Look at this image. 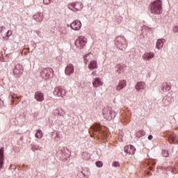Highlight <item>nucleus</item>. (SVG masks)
<instances>
[{
    "label": "nucleus",
    "instance_id": "obj_15",
    "mask_svg": "<svg viewBox=\"0 0 178 178\" xmlns=\"http://www.w3.org/2000/svg\"><path fill=\"white\" fill-rule=\"evenodd\" d=\"M35 99L38 102H42L44 101V93L41 92L40 91L35 92Z\"/></svg>",
    "mask_w": 178,
    "mask_h": 178
},
{
    "label": "nucleus",
    "instance_id": "obj_31",
    "mask_svg": "<svg viewBox=\"0 0 178 178\" xmlns=\"http://www.w3.org/2000/svg\"><path fill=\"white\" fill-rule=\"evenodd\" d=\"M174 33H178V26H175L173 29Z\"/></svg>",
    "mask_w": 178,
    "mask_h": 178
},
{
    "label": "nucleus",
    "instance_id": "obj_30",
    "mask_svg": "<svg viewBox=\"0 0 178 178\" xmlns=\"http://www.w3.org/2000/svg\"><path fill=\"white\" fill-rule=\"evenodd\" d=\"M5 104L3 103V100L0 99V108H2Z\"/></svg>",
    "mask_w": 178,
    "mask_h": 178
},
{
    "label": "nucleus",
    "instance_id": "obj_23",
    "mask_svg": "<svg viewBox=\"0 0 178 178\" xmlns=\"http://www.w3.org/2000/svg\"><path fill=\"white\" fill-rule=\"evenodd\" d=\"M172 89V86H170V85L168 84V83H163V91H170V90Z\"/></svg>",
    "mask_w": 178,
    "mask_h": 178
},
{
    "label": "nucleus",
    "instance_id": "obj_26",
    "mask_svg": "<svg viewBox=\"0 0 178 178\" xmlns=\"http://www.w3.org/2000/svg\"><path fill=\"white\" fill-rule=\"evenodd\" d=\"M163 156H165V158H168V156H169V152L166 151V150H163Z\"/></svg>",
    "mask_w": 178,
    "mask_h": 178
},
{
    "label": "nucleus",
    "instance_id": "obj_27",
    "mask_svg": "<svg viewBox=\"0 0 178 178\" xmlns=\"http://www.w3.org/2000/svg\"><path fill=\"white\" fill-rule=\"evenodd\" d=\"M113 166L115 168H119V166H120V163H119L118 161H115L113 163Z\"/></svg>",
    "mask_w": 178,
    "mask_h": 178
},
{
    "label": "nucleus",
    "instance_id": "obj_21",
    "mask_svg": "<svg viewBox=\"0 0 178 178\" xmlns=\"http://www.w3.org/2000/svg\"><path fill=\"white\" fill-rule=\"evenodd\" d=\"M165 42V39L158 40L156 42V48L161 49L163 47V43Z\"/></svg>",
    "mask_w": 178,
    "mask_h": 178
},
{
    "label": "nucleus",
    "instance_id": "obj_22",
    "mask_svg": "<svg viewBox=\"0 0 178 178\" xmlns=\"http://www.w3.org/2000/svg\"><path fill=\"white\" fill-rule=\"evenodd\" d=\"M3 149H0V169L3 166Z\"/></svg>",
    "mask_w": 178,
    "mask_h": 178
},
{
    "label": "nucleus",
    "instance_id": "obj_24",
    "mask_svg": "<svg viewBox=\"0 0 178 178\" xmlns=\"http://www.w3.org/2000/svg\"><path fill=\"white\" fill-rule=\"evenodd\" d=\"M44 134L42 133V131L41 129H38L36 134L35 135V137L36 138H42Z\"/></svg>",
    "mask_w": 178,
    "mask_h": 178
},
{
    "label": "nucleus",
    "instance_id": "obj_4",
    "mask_svg": "<svg viewBox=\"0 0 178 178\" xmlns=\"http://www.w3.org/2000/svg\"><path fill=\"white\" fill-rule=\"evenodd\" d=\"M86 44H87V38L84 36H80L75 41V45L79 49H83Z\"/></svg>",
    "mask_w": 178,
    "mask_h": 178
},
{
    "label": "nucleus",
    "instance_id": "obj_33",
    "mask_svg": "<svg viewBox=\"0 0 178 178\" xmlns=\"http://www.w3.org/2000/svg\"><path fill=\"white\" fill-rule=\"evenodd\" d=\"M7 35H8V36L12 35V31H8L7 32Z\"/></svg>",
    "mask_w": 178,
    "mask_h": 178
},
{
    "label": "nucleus",
    "instance_id": "obj_32",
    "mask_svg": "<svg viewBox=\"0 0 178 178\" xmlns=\"http://www.w3.org/2000/svg\"><path fill=\"white\" fill-rule=\"evenodd\" d=\"M92 76H93V77H95V76H97V71H93L92 72Z\"/></svg>",
    "mask_w": 178,
    "mask_h": 178
},
{
    "label": "nucleus",
    "instance_id": "obj_12",
    "mask_svg": "<svg viewBox=\"0 0 178 178\" xmlns=\"http://www.w3.org/2000/svg\"><path fill=\"white\" fill-rule=\"evenodd\" d=\"M124 152L129 155H133L136 152V147L130 145L124 147Z\"/></svg>",
    "mask_w": 178,
    "mask_h": 178
},
{
    "label": "nucleus",
    "instance_id": "obj_8",
    "mask_svg": "<svg viewBox=\"0 0 178 178\" xmlns=\"http://www.w3.org/2000/svg\"><path fill=\"white\" fill-rule=\"evenodd\" d=\"M51 69L49 68H44L41 72H40V76L42 77V79H49L51 77Z\"/></svg>",
    "mask_w": 178,
    "mask_h": 178
},
{
    "label": "nucleus",
    "instance_id": "obj_6",
    "mask_svg": "<svg viewBox=\"0 0 178 178\" xmlns=\"http://www.w3.org/2000/svg\"><path fill=\"white\" fill-rule=\"evenodd\" d=\"M67 92L62 87L56 88L54 91V95L56 97H62L63 98Z\"/></svg>",
    "mask_w": 178,
    "mask_h": 178
},
{
    "label": "nucleus",
    "instance_id": "obj_13",
    "mask_svg": "<svg viewBox=\"0 0 178 178\" xmlns=\"http://www.w3.org/2000/svg\"><path fill=\"white\" fill-rule=\"evenodd\" d=\"M74 72V66L72 64H69L65 67V73L67 76H70L72 73Z\"/></svg>",
    "mask_w": 178,
    "mask_h": 178
},
{
    "label": "nucleus",
    "instance_id": "obj_11",
    "mask_svg": "<svg viewBox=\"0 0 178 178\" xmlns=\"http://www.w3.org/2000/svg\"><path fill=\"white\" fill-rule=\"evenodd\" d=\"M70 27L71 29H72V30H75V31H79V30L81 29V22L79 20H75L71 24Z\"/></svg>",
    "mask_w": 178,
    "mask_h": 178
},
{
    "label": "nucleus",
    "instance_id": "obj_1",
    "mask_svg": "<svg viewBox=\"0 0 178 178\" xmlns=\"http://www.w3.org/2000/svg\"><path fill=\"white\" fill-rule=\"evenodd\" d=\"M89 132L91 137H92V134L93 136L97 134L99 138H102V140L108 138V133L105 130H102V127L99 124H95L91 127Z\"/></svg>",
    "mask_w": 178,
    "mask_h": 178
},
{
    "label": "nucleus",
    "instance_id": "obj_28",
    "mask_svg": "<svg viewBox=\"0 0 178 178\" xmlns=\"http://www.w3.org/2000/svg\"><path fill=\"white\" fill-rule=\"evenodd\" d=\"M52 0H43V3L44 5H49V3H51Z\"/></svg>",
    "mask_w": 178,
    "mask_h": 178
},
{
    "label": "nucleus",
    "instance_id": "obj_2",
    "mask_svg": "<svg viewBox=\"0 0 178 178\" xmlns=\"http://www.w3.org/2000/svg\"><path fill=\"white\" fill-rule=\"evenodd\" d=\"M149 9L151 13H154L155 15H161L162 13V1L156 0L151 3Z\"/></svg>",
    "mask_w": 178,
    "mask_h": 178
},
{
    "label": "nucleus",
    "instance_id": "obj_25",
    "mask_svg": "<svg viewBox=\"0 0 178 178\" xmlns=\"http://www.w3.org/2000/svg\"><path fill=\"white\" fill-rule=\"evenodd\" d=\"M96 165L97 166V168H102V166H104V163H102V161H97Z\"/></svg>",
    "mask_w": 178,
    "mask_h": 178
},
{
    "label": "nucleus",
    "instance_id": "obj_18",
    "mask_svg": "<svg viewBox=\"0 0 178 178\" xmlns=\"http://www.w3.org/2000/svg\"><path fill=\"white\" fill-rule=\"evenodd\" d=\"M88 67L90 70H94V69H98V62L94 60H91Z\"/></svg>",
    "mask_w": 178,
    "mask_h": 178
},
{
    "label": "nucleus",
    "instance_id": "obj_29",
    "mask_svg": "<svg viewBox=\"0 0 178 178\" xmlns=\"http://www.w3.org/2000/svg\"><path fill=\"white\" fill-rule=\"evenodd\" d=\"M116 22L118 23V24H120V23H122V17H117Z\"/></svg>",
    "mask_w": 178,
    "mask_h": 178
},
{
    "label": "nucleus",
    "instance_id": "obj_16",
    "mask_svg": "<svg viewBox=\"0 0 178 178\" xmlns=\"http://www.w3.org/2000/svg\"><path fill=\"white\" fill-rule=\"evenodd\" d=\"M146 87L147 85L145 83V82L140 81L136 84V89L137 91H141V90H145Z\"/></svg>",
    "mask_w": 178,
    "mask_h": 178
},
{
    "label": "nucleus",
    "instance_id": "obj_38",
    "mask_svg": "<svg viewBox=\"0 0 178 178\" xmlns=\"http://www.w3.org/2000/svg\"><path fill=\"white\" fill-rule=\"evenodd\" d=\"M171 172H172V173H176V168H172Z\"/></svg>",
    "mask_w": 178,
    "mask_h": 178
},
{
    "label": "nucleus",
    "instance_id": "obj_35",
    "mask_svg": "<svg viewBox=\"0 0 178 178\" xmlns=\"http://www.w3.org/2000/svg\"><path fill=\"white\" fill-rule=\"evenodd\" d=\"M3 29H5V26H0V33L3 31Z\"/></svg>",
    "mask_w": 178,
    "mask_h": 178
},
{
    "label": "nucleus",
    "instance_id": "obj_37",
    "mask_svg": "<svg viewBox=\"0 0 178 178\" xmlns=\"http://www.w3.org/2000/svg\"><path fill=\"white\" fill-rule=\"evenodd\" d=\"M152 138H154V137L152 136V135H149L148 136V140H152Z\"/></svg>",
    "mask_w": 178,
    "mask_h": 178
},
{
    "label": "nucleus",
    "instance_id": "obj_17",
    "mask_svg": "<svg viewBox=\"0 0 178 178\" xmlns=\"http://www.w3.org/2000/svg\"><path fill=\"white\" fill-rule=\"evenodd\" d=\"M127 81H126V80H121L116 88L117 91H120V90L124 88V87L127 86Z\"/></svg>",
    "mask_w": 178,
    "mask_h": 178
},
{
    "label": "nucleus",
    "instance_id": "obj_9",
    "mask_svg": "<svg viewBox=\"0 0 178 178\" xmlns=\"http://www.w3.org/2000/svg\"><path fill=\"white\" fill-rule=\"evenodd\" d=\"M13 74L17 76V77L22 76V74H23V66L20 64L16 65L13 70Z\"/></svg>",
    "mask_w": 178,
    "mask_h": 178
},
{
    "label": "nucleus",
    "instance_id": "obj_5",
    "mask_svg": "<svg viewBox=\"0 0 178 178\" xmlns=\"http://www.w3.org/2000/svg\"><path fill=\"white\" fill-rule=\"evenodd\" d=\"M68 8L71 10H81L83 9V3L81 2H75L68 4Z\"/></svg>",
    "mask_w": 178,
    "mask_h": 178
},
{
    "label": "nucleus",
    "instance_id": "obj_7",
    "mask_svg": "<svg viewBox=\"0 0 178 178\" xmlns=\"http://www.w3.org/2000/svg\"><path fill=\"white\" fill-rule=\"evenodd\" d=\"M113 111L110 108H104L103 111V116L106 120H111L113 116Z\"/></svg>",
    "mask_w": 178,
    "mask_h": 178
},
{
    "label": "nucleus",
    "instance_id": "obj_34",
    "mask_svg": "<svg viewBox=\"0 0 178 178\" xmlns=\"http://www.w3.org/2000/svg\"><path fill=\"white\" fill-rule=\"evenodd\" d=\"M122 69H123V67H120V68L118 70V73H121L122 72Z\"/></svg>",
    "mask_w": 178,
    "mask_h": 178
},
{
    "label": "nucleus",
    "instance_id": "obj_10",
    "mask_svg": "<svg viewBox=\"0 0 178 178\" xmlns=\"http://www.w3.org/2000/svg\"><path fill=\"white\" fill-rule=\"evenodd\" d=\"M166 137L168 138L170 144H176L177 143V137L176 136V134L169 132L167 134Z\"/></svg>",
    "mask_w": 178,
    "mask_h": 178
},
{
    "label": "nucleus",
    "instance_id": "obj_36",
    "mask_svg": "<svg viewBox=\"0 0 178 178\" xmlns=\"http://www.w3.org/2000/svg\"><path fill=\"white\" fill-rule=\"evenodd\" d=\"M10 169H16V165H10Z\"/></svg>",
    "mask_w": 178,
    "mask_h": 178
},
{
    "label": "nucleus",
    "instance_id": "obj_3",
    "mask_svg": "<svg viewBox=\"0 0 178 178\" xmlns=\"http://www.w3.org/2000/svg\"><path fill=\"white\" fill-rule=\"evenodd\" d=\"M116 42H117V45H118V48H120V49H121V51H125L126 48H127V44L126 43H124V42H126L124 38H123L122 36H118L116 38Z\"/></svg>",
    "mask_w": 178,
    "mask_h": 178
},
{
    "label": "nucleus",
    "instance_id": "obj_40",
    "mask_svg": "<svg viewBox=\"0 0 178 178\" xmlns=\"http://www.w3.org/2000/svg\"><path fill=\"white\" fill-rule=\"evenodd\" d=\"M147 175H149V172H147Z\"/></svg>",
    "mask_w": 178,
    "mask_h": 178
},
{
    "label": "nucleus",
    "instance_id": "obj_19",
    "mask_svg": "<svg viewBox=\"0 0 178 178\" xmlns=\"http://www.w3.org/2000/svg\"><path fill=\"white\" fill-rule=\"evenodd\" d=\"M155 56V54L154 53H145L143 58L145 60H149V59H152Z\"/></svg>",
    "mask_w": 178,
    "mask_h": 178
},
{
    "label": "nucleus",
    "instance_id": "obj_14",
    "mask_svg": "<svg viewBox=\"0 0 178 178\" xmlns=\"http://www.w3.org/2000/svg\"><path fill=\"white\" fill-rule=\"evenodd\" d=\"M104 82L100 79V78H95L92 81V86L95 88H98V87L103 86Z\"/></svg>",
    "mask_w": 178,
    "mask_h": 178
},
{
    "label": "nucleus",
    "instance_id": "obj_39",
    "mask_svg": "<svg viewBox=\"0 0 178 178\" xmlns=\"http://www.w3.org/2000/svg\"><path fill=\"white\" fill-rule=\"evenodd\" d=\"M149 170H152V167H149Z\"/></svg>",
    "mask_w": 178,
    "mask_h": 178
},
{
    "label": "nucleus",
    "instance_id": "obj_20",
    "mask_svg": "<svg viewBox=\"0 0 178 178\" xmlns=\"http://www.w3.org/2000/svg\"><path fill=\"white\" fill-rule=\"evenodd\" d=\"M92 54L91 53H88L87 54H86L83 57V60H84V63L86 65H87V63H88V62H90V60H91V56Z\"/></svg>",
    "mask_w": 178,
    "mask_h": 178
}]
</instances>
